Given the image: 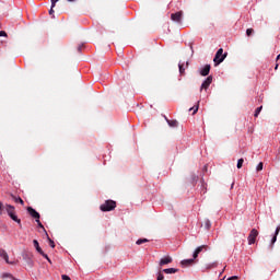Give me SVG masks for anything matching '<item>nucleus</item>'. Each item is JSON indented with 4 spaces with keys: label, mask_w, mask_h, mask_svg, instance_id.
Listing matches in <instances>:
<instances>
[{
    "label": "nucleus",
    "mask_w": 280,
    "mask_h": 280,
    "mask_svg": "<svg viewBox=\"0 0 280 280\" xmlns=\"http://www.w3.org/2000/svg\"><path fill=\"white\" fill-rule=\"evenodd\" d=\"M225 58H226V54H224V49L220 48L213 58L214 67H218V65H222Z\"/></svg>",
    "instance_id": "nucleus-1"
},
{
    "label": "nucleus",
    "mask_w": 280,
    "mask_h": 280,
    "mask_svg": "<svg viewBox=\"0 0 280 280\" xmlns=\"http://www.w3.org/2000/svg\"><path fill=\"white\" fill-rule=\"evenodd\" d=\"M117 207V202L114 200H106L103 205H101V211H113Z\"/></svg>",
    "instance_id": "nucleus-2"
},
{
    "label": "nucleus",
    "mask_w": 280,
    "mask_h": 280,
    "mask_svg": "<svg viewBox=\"0 0 280 280\" xmlns=\"http://www.w3.org/2000/svg\"><path fill=\"white\" fill-rule=\"evenodd\" d=\"M259 235V232L256 229H253L247 237L248 245L253 246L255 244L257 236Z\"/></svg>",
    "instance_id": "nucleus-3"
},
{
    "label": "nucleus",
    "mask_w": 280,
    "mask_h": 280,
    "mask_svg": "<svg viewBox=\"0 0 280 280\" xmlns=\"http://www.w3.org/2000/svg\"><path fill=\"white\" fill-rule=\"evenodd\" d=\"M207 250H209L208 245H201L197 247L192 254V258L196 259L201 253H207Z\"/></svg>",
    "instance_id": "nucleus-4"
},
{
    "label": "nucleus",
    "mask_w": 280,
    "mask_h": 280,
    "mask_svg": "<svg viewBox=\"0 0 280 280\" xmlns=\"http://www.w3.org/2000/svg\"><path fill=\"white\" fill-rule=\"evenodd\" d=\"M0 257L5 261V264H9L10 266H14V261H10V256L8 255V252L5 249L0 248Z\"/></svg>",
    "instance_id": "nucleus-5"
},
{
    "label": "nucleus",
    "mask_w": 280,
    "mask_h": 280,
    "mask_svg": "<svg viewBox=\"0 0 280 280\" xmlns=\"http://www.w3.org/2000/svg\"><path fill=\"white\" fill-rule=\"evenodd\" d=\"M213 82V77L209 75L201 84L200 91L209 89L211 86V83Z\"/></svg>",
    "instance_id": "nucleus-6"
},
{
    "label": "nucleus",
    "mask_w": 280,
    "mask_h": 280,
    "mask_svg": "<svg viewBox=\"0 0 280 280\" xmlns=\"http://www.w3.org/2000/svg\"><path fill=\"white\" fill-rule=\"evenodd\" d=\"M172 21L175 23H183V11H178L171 15Z\"/></svg>",
    "instance_id": "nucleus-7"
},
{
    "label": "nucleus",
    "mask_w": 280,
    "mask_h": 280,
    "mask_svg": "<svg viewBox=\"0 0 280 280\" xmlns=\"http://www.w3.org/2000/svg\"><path fill=\"white\" fill-rule=\"evenodd\" d=\"M27 211L32 218H34L35 220H40V213H38L34 208L28 207Z\"/></svg>",
    "instance_id": "nucleus-8"
},
{
    "label": "nucleus",
    "mask_w": 280,
    "mask_h": 280,
    "mask_svg": "<svg viewBox=\"0 0 280 280\" xmlns=\"http://www.w3.org/2000/svg\"><path fill=\"white\" fill-rule=\"evenodd\" d=\"M187 67H189V61H186V63L183 61H179L178 69H179L180 75H183L185 73V70L187 69Z\"/></svg>",
    "instance_id": "nucleus-9"
},
{
    "label": "nucleus",
    "mask_w": 280,
    "mask_h": 280,
    "mask_svg": "<svg viewBox=\"0 0 280 280\" xmlns=\"http://www.w3.org/2000/svg\"><path fill=\"white\" fill-rule=\"evenodd\" d=\"M210 71H211V65H206L203 68L200 69V75L205 78L209 75Z\"/></svg>",
    "instance_id": "nucleus-10"
},
{
    "label": "nucleus",
    "mask_w": 280,
    "mask_h": 280,
    "mask_svg": "<svg viewBox=\"0 0 280 280\" xmlns=\"http://www.w3.org/2000/svg\"><path fill=\"white\" fill-rule=\"evenodd\" d=\"M172 261H173V259L171 258V256H165V257L160 259L159 265L161 267H163V266H167V264H172Z\"/></svg>",
    "instance_id": "nucleus-11"
},
{
    "label": "nucleus",
    "mask_w": 280,
    "mask_h": 280,
    "mask_svg": "<svg viewBox=\"0 0 280 280\" xmlns=\"http://www.w3.org/2000/svg\"><path fill=\"white\" fill-rule=\"evenodd\" d=\"M23 259L26 260V264L32 268L34 267V260H32V256H30L28 254H24L23 255Z\"/></svg>",
    "instance_id": "nucleus-12"
},
{
    "label": "nucleus",
    "mask_w": 280,
    "mask_h": 280,
    "mask_svg": "<svg viewBox=\"0 0 280 280\" xmlns=\"http://www.w3.org/2000/svg\"><path fill=\"white\" fill-rule=\"evenodd\" d=\"M218 266V261L207 264L203 268L202 272H207V270H213Z\"/></svg>",
    "instance_id": "nucleus-13"
},
{
    "label": "nucleus",
    "mask_w": 280,
    "mask_h": 280,
    "mask_svg": "<svg viewBox=\"0 0 280 280\" xmlns=\"http://www.w3.org/2000/svg\"><path fill=\"white\" fill-rule=\"evenodd\" d=\"M5 211H7L8 215H9V218L11 215H14V213H16V212H14V206H10V205L5 206Z\"/></svg>",
    "instance_id": "nucleus-14"
},
{
    "label": "nucleus",
    "mask_w": 280,
    "mask_h": 280,
    "mask_svg": "<svg viewBox=\"0 0 280 280\" xmlns=\"http://www.w3.org/2000/svg\"><path fill=\"white\" fill-rule=\"evenodd\" d=\"M1 279L19 280V279H16V278H14V276H12V273H10V272H3V273H1Z\"/></svg>",
    "instance_id": "nucleus-15"
},
{
    "label": "nucleus",
    "mask_w": 280,
    "mask_h": 280,
    "mask_svg": "<svg viewBox=\"0 0 280 280\" xmlns=\"http://www.w3.org/2000/svg\"><path fill=\"white\" fill-rule=\"evenodd\" d=\"M163 272H165V275H176V272H178V269L167 268V269H163Z\"/></svg>",
    "instance_id": "nucleus-16"
},
{
    "label": "nucleus",
    "mask_w": 280,
    "mask_h": 280,
    "mask_svg": "<svg viewBox=\"0 0 280 280\" xmlns=\"http://www.w3.org/2000/svg\"><path fill=\"white\" fill-rule=\"evenodd\" d=\"M9 218H11V220H13V222H16V224H19V226H22L21 225V219H19L16 213L11 214Z\"/></svg>",
    "instance_id": "nucleus-17"
},
{
    "label": "nucleus",
    "mask_w": 280,
    "mask_h": 280,
    "mask_svg": "<svg viewBox=\"0 0 280 280\" xmlns=\"http://www.w3.org/2000/svg\"><path fill=\"white\" fill-rule=\"evenodd\" d=\"M170 128H178V120H167Z\"/></svg>",
    "instance_id": "nucleus-18"
},
{
    "label": "nucleus",
    "mask_w": 280,
    "mask_h": 280,
    "mask_svg": "<svg viewBox=\"0 0 280 280\" xmlns=\"http://www.w3.org/2000/svg\"><path fill=\"white\" fill-rule=\"evenodd\" d=\"M194 259L195 258L182 260V266H191V264H194Z\"/></svg>",
    "instance_id": "nucleus-19"
},
{
    "label": "nucleus",
    "mask_w": 280,
    "mask_h": 280,
    "mask_svg": "<svg viewBox=\"0 0 280 280\" xmlns=\"http://www.w3.org/2000/svg\"><path fill=\"white\" fill-rule=\"evenodd\" d=\"M33 245L36 248L37 253H43V248H40V245L38 244V242L36 240L33 241Z\"/></svg>",
    "instance_id": "nucleus-20"
},
{
    "label": "nucleus",
    "mask_w": 280,
    "mask_h": 280,
    "mask_svg": "<svg viewBox=\"0 0 280 280\" xmlns=\"http://www.w3.org/2000/svg\"><path fill=\"white\" fill-rule=\"evenodd\" d=\"M205 229H207V231H209V229H211V221L209 219L205 220Z\"/></svg>",
    "instance_id": "nucleus-21"
},
{
    "label": "nucleus",
    "mask_w": 280,
    "mask_h": 280,
    "mask_svg": "<svg viewBox=\"0 0 280 280\" xmlns=\"http://www.w3.org/2000/svg\"><path fill=\"white\" fill-rule=\"evenodd\" d=\"M148 242V238H139L137 242H136V244L138 245V246H141V244H145Z\"/></svg>",
    "instance_id": "nucleus-22"
},
{
    "label": "nucleus",
    "mask_w": 280,
    "mask_h": 280,
    "mask_svg": "<svg viewBox=\"0 0 280 280\" xmlns=\"http://www.w3.org/2000/svg\"><path fill=\"white\" fill-rule=\"evenodd\" d=\"M198 108H199L198 105H196V106H194V107H190V108H189V113H191V110H192V115H196V114L198 113Z\"/></svg>",
    "instance_id": "nucleus-23"
},
{
    "label": "nucleus",
    "mask_w": 280,
    "mask_h": 280,
    "mask_svg": "<svg viewBox=\"0 0 280 280\" xmlns=\"http://www.w3.org/2000/svg\"><path fill=\"white\" fill-rule=\"evenodd\" d=\"M242 165H244V159H240L237 161V164H236L237 170H242Z\"/></svg>",
    "instance_id": "nucleus-24"
},
{
    "label": "nucleus",
    "mask_w": 280,
    "mask_h": 280,
    "mask_svg": "<svg viewBox=\"0 0 280 280\" xmlns=\"http://www.w3.org/2000/svg\"><path fill=\"white\" fill-rule=\"evenodd\" d=\"M261 108H264V107L260 106V107L256 108L255 114H254L255 117H259V113H261Z\"/></svg>",
    "instance_id": "nucleus-25"
},
{
    "label": "nucleus",
    "mask_w": 280,
    "mask_h": 280,
    "mask_svg": "<svg viewBox=\"0 0 280 280\" xmlns=\"http://www.w3.org/2000/svg\"><path fill=\"white\" fill-rule=\"evenodd\" d=\"M39 255H42V257H44L45 259H47V261H49V264H51V259H49V256L45 254V252H42Z\"/></svg>",
    "instance_id": "nucleus-26"
},
{
    "label": "nucleus",
    "mask_w": 280,
    "mask_h": 280,
    "mask_svg": "<svg viewBox=\"0 0 280 280\" xmlns=\"http://www.w3.org/2000/svg\"><path fill=\"white\" fill-rule=\"evenodd\" d=\"M261 170H264V163L260 162L257 166H256V171L257 172H261Z\"/></svg>",
    "instance_id": "nucleus-27"
},
{
    "label": "nucleus",
    "mask_w": 280,
    "mask_h": 280,
    "mask_svg": "<svg viewBox=\"0 0 280 280\" xmlns=\"http://www.w3.org/2000/svg\"><path fill=\"white\" fill-rule=\"evenodd\" d=\"M201 192L207 194V184H201Z\"/></svg>",
    "instance_id": "nucleus-28"
},
{
    "label": "nucleus",
    "mask_w": 280,
    "mask_h": 280,
    "mask_svg": "<svg viewBox=\"0 0 280 280\" xmlns=\"http://www.w3.org/2000/svg\"><path fill=\"white\" fill-rule=\"evenodd\" d=\"M48 241H49L50 248H56V243H54V241L49 237H48Z\"/></svg>",
    "instance_id": "nucleus-29"
},
{
    "label": "nucleus",
    "mask_w": 280,
    "mask_h": 280,
    "mask_svg": "<svg viewBox=\"0 0 280 280\" xmlns=\"http://www.w3.org/2000/svg\"><path fill=\"white\" fill-rule=\"evenodd\" d=\"M164 279H165V277L163 276V273L159 272L156 280H164Z\"/></svg>",
    "instance_id": "nucleus-30"
},
{
    "label": "nucleus",
    "mask_w": 280,
    "mask_h": 280,
    "mask_svg": "<svg viewBox=\"0 0 280 280\" xmlns=\"http://www.w3.org/2000/svg\"><path fill=\"white\" fill-rule=\"evenodd\" d=\"M253 32H254L253 28H247V30H246V35H247V36H250V34H253Z\"/></svg>",
    "instance_id": "nucleus-31"
},
{
    "label": "nucleus",
    "mask_w": 280,
    "mask_h": 280,
    "mask_svg": "<svg viewBox=\"0 0 280 280\" xmlns=\"http://www.w3.org/2000/svg\"><path fill=\"white\" fill-rule=\"evenodd\" d=\"M36 222H37L39 229H44L43 223L40 222V219H37Z\"/></svg>",
    "instance_id": "nucleus-32"
},
{
    "label": "nucleus",
    "mask_w": 280,
    "mask_h": 280,
    "mask_svg": "<svg viewBox=\"0 0 280 280\" xmlns=\"http://www.w3.org/2000/svg\"><path fill=\"white\" fill-rule=\"evenodd\" d=\"M61 279H62V280H71V278H70L69 276H67V275H62V276H61Z\"/></svg>",
    "instance_id": "nucleus-33"
},
{
    "label": "nucleus",
    "mask_w": 280,
    "mask_h": 280,
    "mask_svg": "<svg viewBox=\"0 0 280 280\" xmlns=\"http://www.w3.org/2000/svg\"><path fill=\"white\" fill-rule=\"evenodd\" d=\"M15 202H20V205H24L23 199H21V197H19L18 199H15Z\"/></svg>",
    "instance_id": "nucleus-34"
},
{
    "label": "nucleus",
    "mask_w": 280,
    "mask_h": 280,
    "mask_svg": "<svg viewBox=\"0 0 280 280\" xmlns=\"http://www.w3.org/2000/svg\"><path fill=\"white\" fill-rule=\"evenodd\" d=\"M60 0H51V8H56V2Z\"/></svg>",
    "instance_id": "nucleus-35"
},
{
    "label": "nucleus",
    "mask_w": 280,
    "mask_h": 280,
    "mask_svg": "<svg viewBox=\"0 0 280 280\" xmlns=\"http://www.w3.org/2000/svg\"><path fill=\"white\" fill-rule=\"evenodd\" d=\"M0 36H8V33H5V31H0Z\"/></svg>",
    "instance_id": "nucleus-36"
},
{
    "label": "nucleus",
    "mask_w": 280,
    "mask_h": 280,
    "mask_svg": "<svg viewBox=\"0 0 280 280\" xmlns=\"http://www.w3.org/2000/svg\"><path fill=\"white\" fill-rule=\"evenodd\" d=\"M3 213V202L0 201V214Z\"/></svg>",
    "instance_id": "nucleus-37"
},
{
    "label": "nucleus",
    "mask_w": 280,
    "mask_h": 280,
    "mask_svg": "<svg viewBox=\"0 0 280 280\" xmlns=\"http://www.w3.org/2000/svg\"><path fill=\"white\" fill-rule=\"evenodd\" d=\"M84 47V44H81L78 46V51H82V48Z\"/></svg>",
    "instance_id": "nucleus-38"
},
{
    "label": "nucleus",
    "mask_w": 280,
    "mask_h": 280,
    "mask_svg": "<svg viewBox=\"0 0 280 280\" xmlns=\"http://www.w3.org/2000/svg\"><path fill=\"white\" fill-rule=\"evenodd\" d=\"M49 14H50V15L54 14V8H50Z\"/></svg>",
    "instance_id": "nucleus-39"
},
{
    "label": "nucleus",
    "mask_w": 280,
    "mask_h": 280,
    "mask_svg": "<svg viewBox=\"0 0 280 280\" xmlns=\"http://www.w3.org/2000/svg\"><path fill=\"white\" fill-rule=\"evenodd\" d=\"M164 119L166 122L170 121V118H167V116H164Z\"/></svg>",
    "instance_id": "nucleus-40"
},
{
    "label": "nucleus",
    "mask_w": 280,
    "mask_h": 280,
    "mask_svg": "<svg viewBox=\"0 0 280 280\" xmlns=\"http://www.w3.org/2000/svg\"><path fill=\"white\" fill-rule=\"evenodd\" d=\"M279 58H280V54L277 56V60H279Z\"/></svg>",
    "instance_id": "nucleus-41"
},
{
    "label": "nucleus",
    "mask_w": 280,
    "mask_h": 280,
    "mask_svg": "<svg viewBox=\"0 0 280 280\" xmlns=\"http://www.w3.org/2000/svg\"><path fill=\"white\" fill-rule=\"evenodd\" d=\"M68 1L71 3V2H73V1H75V0H68Z\"/></svg>",
    "instance_id": "nucleus-42"
},
{
    "label": "nucleus",
    "mask_w": 280,
    "mask_h": 280,
    "mask_svg": "<svg viewBox=\"0 0 280 280\" xmlns=\"http://www.w3.org/2000/svg\"><path fill=\"white\" fill-rule=\"evenodd\" d=\"M279 67V65L276 66V69Z\"/></svg>",
    "instance_id": "nucleus-43"
}]
</instances>
